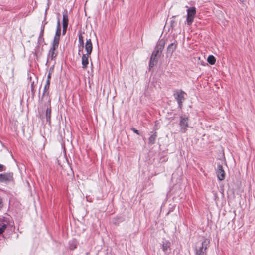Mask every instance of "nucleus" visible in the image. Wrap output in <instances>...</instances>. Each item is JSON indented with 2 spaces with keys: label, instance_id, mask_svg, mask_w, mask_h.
<instances>
[{
  "label": "nucleus",
  "instance_id": "1",
  "mask_svg": "<svg viewBox=\"0 0 255 255\" xmlns=\"http://www.w3.org/2000/svg\"><path fill=\"white\" fill-rule=\"evenodd\" d=\"M61 32V26L60 21L58 20L55 34L52 44V47H51L49 52V56L51 58V59H53L57 56V53L55 52V50L58 47Z\"/></svg>",
  "mask_w": 255,
  "mask_h": 255
},
{
  "label": "nucleus",
  "instance_id": "2",
  "mask_svg": "<svg viewBox=\"0 0 255 255\" xmlns=\"http://www.w3.org/2000/svg\"><path fill=\"white\" fill-rule=\"evenodd\" d=\"M210 241L208 239H204L198 243L195 249V255H207V249L209 246Z\"/></svg>",
  "mask_w": 255,
  "mask_h": 255
},
{
  "label": "nucleus",
  "instance_id": "3",
  "mask_svg": "<svg viewBox=\"0 0 255 255\" xmlns=\"http://www.w3.org/2000/svg\"><path fill=\"white\" fill-rule=\"evenodd\" d=\"M186 93L181 90H177L174 92V96L177 100L179 107L181 108L182 103L185 100Z\"/></svg>",
  "mask_w": 255,
  "mask_h": 255
},
{
  "label": "nucleus",
  "instance_id": "4",
  "mask_svg": "<svg viewBox=\"0 0 255 255\" xmlns=\"http://www.w3.org/2000/svg\"><path fill=\"white\" fill-rule=\"evenodd\" d=\"M187 12L186 22L188 25L190 26L193 23L195 17L196 13V8L194 7L189 8L187 10Z\"/></svg>",
  "mask_w": 255,
  "mask_h": 255
},
{
  "label": "nucleus",
  "instance_id": "5",
  "mask_svg": "<svg viewBox=\"0 0 255 255\" xmlns=\"http://www.w3.org/2000/svg\"><path fill=\"white\" fill-rule=\"evenodd\" d=\"M179 125L180 127V131L185 133L188 127V118L184 116H181L180 118Z\"/></svg>",
  "mask_w": 255,
  "mask_h": 255
},
{
  "label": "nucleus",
  "instance_id": "6",
  "mask_svg": "<svg viewBox=\"0 0 255 255\" xmlns=\"http://www.w3.org/2000/svg\"><path fill=\"white\" fill-rule=\"evenodd\" d=\"M13 180L12 173H5L0 174V182H8Z\"/></svg>",
  "mask_w": 255,
  "mask_h": 255
},
{
  "label": "nucleus",
  "instance_id": "7",
  "mask_svg": "<svg viewBox=\"0 0 255 255\" xmlns=\"http://www.w3.org/2000/svg\"><path fill=\"white\" fill-rule=\"evenodd\" d=\"M216 173L218 179L219 180L222 181L225 179V172L223 169V166L221 165L218 164L217 165Z\"/></svg>",
  "mask_w": 255,
  "mask_h": 255
},
{
  "label": "nucleus",
  "instance_id": "8",
  "mask_svg": "<svg viewBox=\"0 0 255 255\" xmlns=\"http://www.w3.org/2000/svg\"><path fill=\"white\" fill-rule=\"evenodd\" d=\"M85 50L86 53L85 54L90 55L91 54L93 46L90 39H87L85 43Z\"/></svg>",
  "mask_w": 255,
  "mask_h": 255
},
{
  "label": "nucleus",
  "instance_id": "9",
  "mask_svg": "<svg viewBox=\"0 0 255 255\" xmlns=\"http://www.w3.org/2000/svg\"><path fill=\"white\" fill-rule=\"evenodd\" d=\"M158 55V53L154 50L153 52L149 62V66L151 67H153L157 63L156 57Z\"/></svg>",
  "mask_w": 255,
  "mask_h": 255
},
{
  "label": "nucleus",
  "instance_id": "10",
  "mask_svg": "<svg viewBox=\"0 0 255 255\" xmlns=\"http://www.w3.org/2000/svg\"><path fill=\"white\" fill-rule=\"evenodd\" d=\"M90 55L83 54L82 56V65L83 69H86L87 65L89 64L88 59Z\"/></svg>",
  "mask_w": 255,
  "mask_h": 255
},
{
  "label": "nucleus",
  "instance_id": "11",
  "mask_svg": "<svg viewBox=\"0 0 255 255\" xmlns=\"http://www.w3.org/2000/svg\"><path fill=\"white\" fill-rule=\"evenodd\" d=\"M8 225L7 221L0 219V235L3 233Z\"/></svg>",
  "mask_w": 255,
  "mask_h": 255
},
{
  "label": "nucleus",
  "instance_id": "12",
  "mask_svg": "<svg viewBox=\"0 0 255 255\" xmlns=\"http://www.w3.org/2000/svg\"><path fill=\"white\" fill-rule=\"evenodd\" d=\"M164 47V42L162 41L158 42L155 50L159 54L161 53Z\"/></svg>",
  "mask_w": 255,
  "mask_h": 255
},
{
  "label": "nucleus",
  "instance_id": "13",
  "mask_svg": "<svg viewBox=\"0 0 255 255\" xmlns=\"http://www.w3.org/2000/svg\"><path fill=\"white\" fill-rule=\"evenodd\" d=\"M171 243L169 241H165L163 242L162 248L163 251L166 253L168 250H170Z\"/></svg>",
  "mask_w": 255,
  "mask_h": 255
},
{
  "label": "nucleus",
  "instance_id": "14",
  "mask_svg": "<svg viewBox=\"0 0 255 255\" xmlns=\"http://www.w3.org/2000/svg\"><path fill=\"white\" fill-rule=\"evenodd\" d=\"M68 11L67 10H64L63 12V25H68Z\"/></svg>",
  "mask_w": 255,
  "mask_h": 255
},
{
  "label": "nucleus",
  "instance_id": "15",
  "mask_svg": "<svg viewBox=\"0 0 255 255\" xmlns=\"http://www.w3.org/2000/svg\"><path fill=\"white\" fill-rule=\"evenodd\" d=\"M177 45L176 43H171L167 47V52L172 54L176 49Z\"/></svg>",
  "mask_w": 255,
  "mask_h": 255
},
{
  "label": "nucleus",
  "instance_id": "16",
  "mask_svg": "<svg viewBox=\"0 0 255 255\" xmlns=\"http://www.w3.org/2000/svg\"><path fill=\"white\" fill-rule=\"evenodd\" d=\"M157 137V133L155 132L151 135L148 139L149 144H153L155 143L156 138Z\"/></svg>",
  "mask_w": 255,
  "mask_h": 255
},
{
  "label": "nucleus",
  "instance_id": "17",
  "mask_svg": "<svg viewBox=\"0 0 255 255\" xmlns=\"http://www.w3.org/2000/svg\"><path fill=\"white\" fill-rule=\"evenodd\" d=\"M51 109V107L47 108L46 111V118L47 121L50 122Z\"/></svg>",
  "mask_w": 255,
  "mask_h": 255
},
{
  "label": "nucleus",
  "instance_id": "18",
  "mask_svg": "<svg viewBox=\"0 0 255 255\" xmlns=\"http://www.w3.org/2000/svg\"><path fill=\"white\" fill-rule=\"evenodd\" d=\"M78 41L79 43V48H80V47L82 48L84 46V39L81 34H80L78 36Z\"/></svg>",
  "mask_w": 255,
  "mask_h": 255
},
{
  "label": "nucleus",
  "instance_id": "19",
  "mask_svg": "<svg viewBox=\"0 0 255 255\" xmlns=\"http://www.w3.org/2000/svg\"><path fill=\"white\" fill-rule=\"evenodd\" d=\"M208 62L211 65H213L215 63L216 59L213 55H209L207 58Z\"/></svg>",
  "mask_w": 255,
  "mask_h": 255
},
{
  "label": "nucleus",
  "instance_id": "20",
  "mask_svg": "<svg viewBox=\"0 0 255 255\" xmlns=\"http://www.w3.org/2000/svg\"><path fill=\"white\" fill-rule=\"evenodd\" d=\"M49 86H50L49 85L45 84V85L44 86V92H43V95L46 94L47 91L49 89Z\"/></svg>",
  "mask_w": 255,
  "mask_h": 255
},
{
  "label": "nucleus",
  "instance_id": "21",
  "mask_svg": "<svg viewBox=\"0 0 255 255\" xmlns=\"http://www.w3.org/2000/svg\"><path fill=\"white\" fill-rule=\"evenodd\" d=\"M44 25H42V26H41V31H40V35H39L40 37H43V33H44Z\"/></svg>",
  "mask_w": 255,
  "mask_h": 255
},
{
  "label": "nucleus",
  "instance_id": "22",
  "mask_svg": "<svg viewBox=\"0 0 255 255\" xmlns=\"http://www.w3.org/2000/svg\"><path fill=\"white\" fill-rule=\"evenodd\" d=\"M68 25H63V34L64 35L66 33L67 28Z\"/></svg>",
  "mask_w": 255,
  "mask_h": 255
},
{
  "label": "nucleus",
  "instance_id": "23",
  "mask_svg": "<svg viewBox=\"0 0 255 255\" xmlns=\"http://www.w3.org/2000/svg\"><path fill=\"white\" fill-rule=\"evenodd\" d=\"M4 170H5V167L3 165L0 164V171L1 172Z\"/></svg>",
  "mask_w": 255,
  "mask_h": 255
},
{
  "label": "nucleus",
  "instance_id": "24",
  "mask_svg": "<svg viewBox=\"0 0 255 255\" xmlns=\"http://www.w3.org/2000/svg\"><path fill=\"white\" fill-rule=\"evenodd\" d=\"M132 130L135 133H136L138 135H139V131L137 129H136L135 128H133L132 129Z\"/></svg>",
  "mask_w": 255,
  "mask_h": 255
},
{
  "label": "nucleus",
  "instance_id": "25",
  "mask_svg": "<svg viewBox=\"0 0 255 255\" xmlns=\"http://www.w3.org/2000/svg\"><path fill=\"white\" fill-rule=\"evenodd\" d=\"M2 206H3V204H2V199L0 197V210H1V209L2 208Z\"/></svg>",
  "mask_w": 255,
  "mask_h": 255
},
{
  "label": "nucleus",
  "instance_id": "26",
  "mask_svg": "<svg viewBox=\"0 0 255 255\" xmlns=\"http://www.w3.org/2000/svg\"><path fill=\"white\" fill-rule=\"evenodd\" d=\"M46 84H48V85H50V80H49V79L47 80Z\"/></svg>",
  "mask_w": 255,
  "mask_h": 255
},
{
  "label": "nucleus",
  "instance_id": "27",
  "mask_svg": "<svg viewBox=\"0 0 255 255\" xmlns=\"http://www.w3.org/2000/svg\"><path fill=\"white\" fill-rule=\"evenodd\" d=\"M50 78H51L50 74H49L48 75V76H47V79L50 80Z\"/></svg>",
  "mask_w": 255,
  "mask_h": 255
},
{
  "label": "nucleus",
  "instance_id": "28",
  "mask_svg": "<svg viewBox=\"0 0 255 255\" xmlns=\"http://www.w3.org/2000/svg\"><path fill=\"white\" fill-rule=\"evenodd\" d=\"M241 2H243L244 0H240Z\"/></svg>",
  "mask_w": 255,
  "mask_h": 255
}]
</instances>
